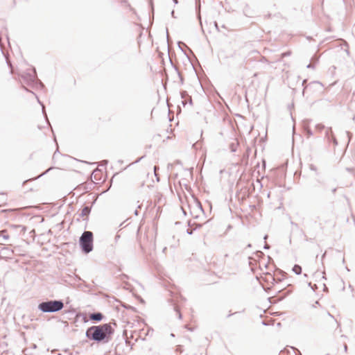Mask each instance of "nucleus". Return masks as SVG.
I'll use <instances>...</instances> for the list:
<instances>
[{"label": "nucleus", "instance_id": "26", "mask_svg": "<svg viewBox=\"0 0 355 355\" xmlns=\"http://www.w3.org/2000/svg\"><path fill=\"white\" fill-rule=\"evenodd\" d=\"M264 248L265 249H268L269 248V245L266 244L265 246H264Z\"/></svg>", "mask_w": 355, "mask_h": 355}, {"label": "nucleus", "instance_id": "10", "mask_svg": "<svg viewBox=\"0 0 355 355\" xmlns=\"http://www.w3.org/2000/svg\"><path fill=\"white\" fill-rule=\"evenodd\" d=\"M344 134H345V135L347 136V145H348V144H349V141H350V140H351V139H352V133H351V132H348V131H345V132H344Z\"/></svg>", "mask_w": 355, "mask_h": 355}, {"label": "nucleus", "instance_id": "27", "mask_svg": "<svg viewBox=\"0 0 355 355\" xmlns=\"http://www.w3.org/2000/svg\"><path fill=\"white\" fill-rule=\"evenodd\" d=\"M156 170H157V166H155V167H154L155 174V175L157 176V174H156Z\"/></svg>", "mask_w": 355, "mask_h": 355}, {"label": "nucleus", "instance_id": "9", "mask_svg": "<svg viewBox=\"0 0 355 355\" xmlns=\"http://www.w3.org/2000/svg\"><path fill=\"white\" fill-rule=\"evenodd\" d=\"M325 128L324 125L321 124V123H319V124H317L315 125V129L319 131V132H321L322 130H324Z\"/></svg>", "mask_w": 355, "mask_h": 355}, {"label": "nucleus", "instance_id": "19", "mask_svg": "<svg viewBox=\"0 0 355 355\" xmlns=\"http://www.w3.org/2000/svg\"><path fill=\"white\" fill-rule=\"evenodd\" d=\"M33 73H34V74H35V69H34V72H33ZM34 78H35V75H33V76H31V80H33H33H34Z\"/></svg>", "mask_w": 355, "mask_h": 355}, {"label": "nucleus", "instance_id": "34", "mask_svg": "<svg viewBox=\"0 0 355 355\" xmlns=\"http://www.w3.org/2000/svg\"><path fill=\"white\" fill-rule=\"evenodd\" d=\"M141 159V157H139V158L138 159V160H137V162H139V161H140Z\"/></svg>", "mask_w": 355, "mask_h": 355}, {"label": "nucleus", "instance_id": "18", "mask_svg": "<svg viewBox=\"0 0 355 355\" xmlns=\"http://www.w3.org/2000/svg\"><path fill=\"white\" fill-rule=\"evenodd\" d=\"M310 168H311V170H313V171H315V170H316L315 166H313V165H311V166H310Z\"/></svg>", "mask_w": 355, "mask_h": 355}, {"label": "nucleus", "instance_id": "3", "mask_svg": "<svg viewBox=\"0 0 355 355\" xmlns=\"http://www.w3.org/2000/svg\"><path fill=\"white\" fill-rule=\"evenodd\" d=\"M79 244L83 252L88 254L93 250V233L85 231L79 239Z\"/></svg>", "mask_w": 355, "mask_h": 355}, {"label": "nucleus", "instance_id": "35", "mask_svg": "<svg viewBox=\"0 0 355 355\" xmlns=\"http://www.w3.org/2000/svg\"><path fill=\"white\" fill-rule=\"evenodd\" d=\"M141 159V157H139V158L138 159V160H137V162H139V161H140Z\"/></svg>", "mask_w": 355, "mask_h": 355}, {"label": "nucleus", "instance_id": "6", "mask_svg": "<svg viewBox=\"0 0 355 355\" xmlns=\"http://www.w3.org/2000/svg\"><path fill=\"white\" fill-rule=\"evenodd\" d=\"M332 137H334V134L331 128H327L325 132V138L328 141H331Z\"/></svg>", "mask_w": 355, "mask_h": 355}, {"label": "nucleus", "instance_id": "41", "mask_svg": "<svg viewBox=\"0 0 355 355\" xmlns=\"http://www.w3.org/2000/svg\"><path fill=\"white\" fill-rule=\"evenodd\" d=\"M69 355H71V354H69Z\"/></svg>", "mask_w": 355, "mask_h": 355}, {"label": "nucleus", "instance_id": "28", "mask_svg": "<svg viewBox=\"0 0 355 355\" xmlns=\"http://www.w3.org/2000/svg\"><path fill=\"white\" fill-rule=\"evenodd\" d=\"M185 96V92L182 93V97L184 98Z\"/></svg>", "mask_w": 355, "mask_h": 355}, {"label": "nucleus", "instance_id": "40", "mask_svg": "<svg viewBox=\"0 0 355 355\" xmlns=\"http://www.w3.org/2000/svg\"><path fill=\"white\" fill-rule=\"evenodd\" d=\"M326 253H324L322 255V258L325 256Z\"/></svg>", "mask_w": 355, "mask_h": 355}, {"label": "nucleus", "instance_id": "11", "mask_svg": "<svg viewBox=\"0 0 355 355\" xmlns=\"http://www.w3.org/2000/svg\"><path fill=\"white\" fill-rule=\"evenodd\" d=\"M306 134L307 135V137H310L313 135V132L310 128H306Z\"/></svg>", "mask_w": 355, "mask_h": 355}, {"label": "nucleus", "instance_id": "12", "mask_svg": "<svg viewBox=\"0 0 355 355\" xmlns=\"http://www.w3.org/2000/svg\"><path fill=\"white\" fill-rule=\"evenodd\" d=\"M331 141H332V142L334 143V146H337L338 145V141H337L336 138L334 136L332 137Z\"/></svg>", "mask_w": 355, "mask_h": 355}, {"label": "nucleus", "instance_id": "33", "mask_svg": "<svg viewBox=\"0 0 355 355\" xmlns=\"http://www.w3.org/2000/svg\"><path fill=\"white\" fill-rule=\"evenodd\" d=\"M141 159V157H139V158L138 159V160H137V162H139V161H140Z\"/></svg>", "mask_w": 355, "mask_h": 355}, {"label": "nucleus", "instance_id": "8", "mask_svg": "<svg viewBox=\"0 0 355 355\" xmlns=\"http://www.w3.org/2000/svg\"><path fill=\"white\" fill-rule=\"evenodd\" d=\"M293 271L296 274V275H300L302 273V267L299 265H295L293 268Z\"/></svg>", "mask_w": 355, "mask_h": 355}, {"label": "nucleus", "instance_id": "29", "mask_svg": "<svg viewBox=\"0 0 355 355\" xmlns=\"http://www.w3.org/2000/svg\"><path fill=\"white\" fill-rule=\"evenodd\" d=\"M306 83V80H304L302 82V85H304Z\"/></svg>", "mask_w": 355, "mask_h": 355}, {"label": "nucleus", "instance_id": "37", "mask_svg": "<svg viewBox=\"0 0 355 355\" xmlns=\"http://www.w3.org/2000/svg\"><path fill=\"white\" fill-rule=\"evenodd\" d=\"M336 189H334L332 190L333 193L336 192Z\"/></svg>", "mask_w": 355, "mask_h": 355}, {"label": "nucleus", "instance_id": "31", "mask_svg": "<svg viewBox=\"0 0 355 355\" xmlns=\"http://www.w3.org/2000/svg\"><path fill=\"white\" fill-rule=\"evenodd\" d=\"M327 314H328V315H329V316H330V317L333 318V316L331 315V313H327Z\"/></svg>", "mask_w": 355, "mask_h": 355}, {"label": "nucleus", "instance_id": "7", "mask_svg": "<svg viewBox=\"0 0 355 355\" xmlns=\"http://www.w3.org/2000/svg\"><path fill=\"white\" fill-rule=\"evenodd\" d=\"M91 209L89 207H85L82 210L80 214V216L84 217L87 216L89 214Z\"/></svg>", "mask_w": 355, "mask_h": 355}, {"label": "nucleus", "instance_id": "14", "mask_svg": "<svg viewBox=\"0 0 355 355\" xmlns=\"http://www.w3.org/2000/svg\"><path fill=\"white\" fill-rule=\"evenodd\" d=\"M318 222H319V224L321 226V228H322V216H318Z\"/></svg>", "mask_w": 355, "mask_h": 355}, {"label": "nucleus", "instance_id": "16", "mask_svg": "<svg viewBox=\"0 0 355 355\" xmlns=\"http://www.w3.org/2000/svg\"><path fill=\"white\" fill-rule=\"evenodd\" d=\"M49 170H51V168H49L48 170H46L45 172H44L43 173L40 174V175H38L36 178H38L41 176H42L43 175L46 174Z\"/></svg>", "mask_w": 355, "mask_h": 355}, {"label": "nucleus", "instance_id": "5", "mask_svg": "<svg viewBox=\"0 0 355 355\" xmlns=\"http://www.w3.org/2000/svg\"><path fill=\"white\" fill-rule=\"evenodd\" d=\"M103 318V315L101 313L99 312H95L92 313L89 315V318L92 320L99 322L101 321Z\"/></svg>", "mask_w": 355, "mask_h": 355}, {"label": "nucleus", "instance_id": "32", "mask_svg": "<svg viewBox=\"0 0 355 355\" xmlns=\"http://www.w3.org/2000/svg\"><path fill=\"white\" fill-rule=\"evenodd\" d=\"M141 159V157H139V158L138 159V160H137V162H139V161H140Z\"/></svg>", "mask_w": 355, "mask_h": 355}, {"label": "nucleus", "instance_id": "20", "mask_svg": "<svg viewBox=\"0 0 355 355\" xmlns=\"http://www.w3.org/2000/svg\"><path fill=\"white\" fill-rule=\"evenodd\" d=\"M176 311H177V312H178V318H179V319H181V318H182V315H181V313H180V311H179L178 310H176Z\"/></svg>", "mask_w": 355, "mask_h": 355}, {"label": "nucleus", "instance_id": "39", "mask_svg": "<svg viewBox=\"0 0 355 355\" xmlns=\"http://www.w3.org/2000/svg\"><path fill=\"white\" fill-rule=\"evenodd\" d=\"M171 337H174L175 336L173 334H171Z\"/></svg>", "mask_w": 355, "mask_h": 355}, {"label": "nucleus", "instance_id": "30", "mask_svg": "<svg viewBox=\"0 0 355 355\" xmlns=\"http://www.w3.org/2000/svg\"><path fill=\"white\" fill-rule=\"evenodd\" d=\"M20 225H13L12 227H20Z\"/></svg>", "mask_w": 355, "mask_h": 355}, {"label": "nucleus", "instance_id": "2", "mask_svg": "<svg viewBox=\"0 0 355 355\" xmlns=\"http://www.w3.org/2000/svg\"><path fill=\"white\" fill-rule=\"evenodd\" d=\"M38 309L42 313H55L64 308L62 300H47L38 304Z\"/></svg>", "mask_w": 355, "mask_h": 355}, {"label": "nucleus", "instance_id": "21", "mask_svg": "<svg viewBox=\"0 0 355 355\" xmlns=\"http://www.w3.org/2000/svg\"><path fill=\"white\" fill-rule=\"evenodd\" d=\"M187 233L188 234H192L193 231H192V230H187Z\"/></svg>", "mask_w": 355, "mask_h": 355}, {"label": "nucleus", "instance_id": "23", "mask_svg": "<svg viewBox=\"0 0 355 355\" xmlns=\"http://www.w3.org/2000/svg\"><path fill=\"white\" fill-rule=\"evenodd\" d=\"M42 105V112L45 114V116L46 117V114L45 111H44V107L43 105Z\"/></svg>", "mask_w": 355, "mask_h": 355}, {"label": "nucleus", "instance_id": "13", "mask_svg": "<svg viewBox=\"0 0 355 355\" xmlns=\"http://www.w3.org/2000/svg\"><path fill=\"white\" fill-rule=\"evenodd\" d=\"M290 55H291V52L290 51H287V52L283 53L282 54V58H284V57L288 56Z\"/></svg>", "mask_w": 355, "mask_h": 355}, {"label": "nucleus", "instance_id": "4", "mask_svg": "<svg viewBox=\"0 0 355 355\" xmlns=\"http://www.w3.org/2000/svg\"><path fill=\"white\" fill-rule=\"evenodd\" d=\"M10 239V235L7 230L0 231V244L3 245Z\"/></svg>", "mask_w": 355, "mask_h": 355}, {"label": "nucleus", "instance_id": "38", "mask_svg": "<svg viewBox=\"0 0 355 355\" xmlns=\"http://www.w3.org/2000/svg\"><path fill=\"white\" fill-rule=\"evenodd\" d=\"M248 248H250V247H251V244H248Z\"/></svg>", "mask_w": 355, "mask_h": 355}, {"label": "nucleus", "instance_id": "15", "mask_svg": "<svg viewBox=\"0 0 355 355\" xmlns=\"http://www.w3.org/2000/svg\"><path fill=\"white\" fill-rule=\"evenodd\" d=\"M314 64H311V63H309L307 66H306V68L308 69H314Z\"/></svg>", "mask_w": 355, "mask_h": 355}, {"label": "nucleus", "instance_id": "22", "mask_svg": "<svg viewBox=\"0 0 355 355\" xmlns=\"http://www.w3.org/2000/svg\"><path fill=\"white\" fill-rule=\"evenodd\" d=\"M344 349L345 352L347 351V345L346 344L344 345Z\"/></svg>", "mask_w": 355, "mask_h": 355}, {"label": "nucleus", "instance_id": "25", "mask_svg": "<svg viewBox=\"0 0 355 355\" xmlns=\"http://www.w3.org/2000/svg\"><path fill=\"white\" fill-rule=\"evenodd\" d=\"M198 205H199V207L201 209V211H202V206L199 202H198Z\"/></svg>", "mask_w": 355, "mask_h": 355}, {"label": "nucleus", "instance_id": "36", "mask_svg": "<svg viewBox=\"0 0 355 355\" xmlns=\"http://www.w3.org/2000/svg\"><path fill=\"white\" fill-rule=\"evenodd\" d=\"M173 2H174L175 3H178V1H177V0H173Z\"/></svg>", "mask_w": 355, "mask_h": 355}, {"label": "nucleus", "instance_id": "24", "mask_svg": "<svg viewBox=\"0 0 355 355\" xmlns=\"http://www.w3.org/2000/svg\"><path fill=\"white\" fill-rule=\"evenodd\" d=\"M120 238V236L119 235H116L115 236V241H117V240Z\"/></svg>", "mask_w": 355, "mask_h": 355}, {"label": "nucleus", "instance_id": "1", "mask_svg": "<svg viewBox=\"0 0 355 355\" xmlns=\"http://www.w3.org/2000/svg\"><path fill=\"white\" fill-rule=\"evenodd\" d=\"M114 332L110 324L106 323L89 327L85 333L86 337L93 341L101 343L108 338Z\"/></svg>", "mask_w": 355, "mask_h": 355}, {"label": "nucleus", "instance_id": "17", "mask_svg": "<svg viewBox=\"0 0 355 355\" xmlns=\"http://www.w3.org/2000/svg\"><path fill=\"white\" fill-rule=\"evenodd\" d=\"M311 84H313V85H322L321 83L318 81H313L312 82Z\"/></svg>", "mask_w": 355, "mask_h": 355}]
</instances>
